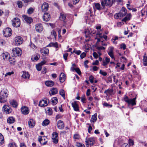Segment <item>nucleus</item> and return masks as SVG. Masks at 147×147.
I'll return each mask as SVG.
<instances>
[{
	"label": "nucleus",
	"mask_w": 147,
	"mask_h": 147,
	"mask_svg": "<svg viewBox=\"0 0 147 147\" xmlns=\"http://www.w3.org/2000/svg\"><path fill=\"white\" fill-rule=\"evenodd\" d=\"M8 92L7 91H5L3 92L0 93V102L4 103L7 100V98L8 96Z\"/></svg>",
	"instance_id": "obj_1"
},
{
	"label": "nucleus",
	"mask_w": 147,
	"mask_h": 147,
	"mask_svg": "<svg viewBox=\"0 0 147 147\" xmlns=\"http://www.w3.org/2000/svg\"><path fill=\"white\" fill-rule=\"evenodd\" d=\"M136 97L134 98L133 99H129V98L126 95H125L123 98L124 100L127 103L128 105H131L132 106L136 105Z\"/></svg>",
	"instance_id": "obj_2"
},
{
	"label": "nucleus",
	"mask_w": 147,
	"mask_h": 147,
	"mask_svg": "<svg viewBox=\"0 0 147 147\" xmlns=\"http://www.w3.org/2000/svg\"><path fill=\"white\" fill-rule=\"evenodd\" d=\"M95 138H89L85 141L86 146L87 147H89V145H93L94 143Z\"/></svg>",
	"instance_id": "obj_3"
},
{
	"label": "nucleus",
	"mask_w": 147,
	"mask_h": 147,
	"mask_svg": "<svg viewBox=\"0 0 147 147\" xmlns=\"http://www.w3.org/2000/svg\"><path fill=\"white\" fill-rule=\"evenodd\" d=\"M13 55L15 56H19L22 54V51L19 48H15L12 50Z\"/></svg>",
	"instance_id": "obj_4"
},
{
	"label": "nucleus",
	"mask_w": 147,
	"mask_h": 147,
	"mask_svg": "<svg viewBox=\"0 0 147 147\" xmlns=\"http://www.w3.org/2000/svg\"><path fill=\"white\" fill-rule=\"evenodd\" d=\"M12 109L10 107L7 105H4L2 108V111L6 114H8L12 112Z\"/></svg>",
	"instance_id": "obj_5"
},
{
	"label": "nucleus",
	"mask_w": 147,
	"mask_h": 147,
	"mask_svg": "<svg viewBox=\"0 0 147 147\" xmlns=\"http://www.w3.org/2000/svg\"><path fill=\"white\" fill-rule=\"evenodd\" d=\"M4 36L6 37H8L12 34V31L11 29L9 28H6L3 30Z\"/></svg>",
	"instance_id": "obj_6"
},
{
	"label": "nucleus",
	"mask_w": 147,
	"mask_h": 147,
	"mask_svg": "<svg viewBox=\"0 0 147 147\" xmlns=\"http://www.w3.org/2000/svg\"><path fill=\"white\" fill-rule=\"evenodd\" d=\"M113 0H102L101 4L102 6H111L113 3Z\"/></svg>",
	"instance_id": "obj_7"
},
{
	"label": "nucleus",
	"mask_w": 147,
	"mask_h": 147,
	"mask_svg": "<svg viewBox=\"0 0 147 147\" xmlns=\"http://www.w3.org/2000/svg\"><path fill=\"white\" fill-rule=\"evenodd\" d=\"M23 40L20 36H18L15 38L14 43L16 45H19L22 43Z\"/></svg>",
	"instance_id": "obj_8"
},
{
	"label": "nucleus",
	"mask_w": 147,
	"mask_h": 147,
	"mask_svg": "<svg viewBox=\"0 0 147 147\" xmlns=\"http://www.w3.org/2000/svg\"><path fill=\"white\" fill-rule=\"evenodd\" d=\"M12 25L16 27H18L20 26V20L18 18H15L12 20Z\"/></svg>",
	"instance_id": "obj_9"
},
{
	"label": "nucleus",
	"mask_w": 147,
	"mask_h": 147,
	"mask_svg": "<svg viewBox=\"0 0 147 147\" xmlns=\"http://www.w3.org/2000/svg\"><path fill=\"white\" fill-rule=\"evenodd\" d=\"M90 12V13H91V11L90 9L89 10ZM94 16L92 15L91 14H90L88 16L86 17V22H93L94 21Z\"/></svg>",
	"instance_id": "obj_10"
},
{
	"label": "nucleus",
	"mask_w": 147,
	"mask_h": 147,
	"mask_svg": "<svg viewBox=\"0 0 147 147\" xmlns=\"http://www.w3.org/2000/svg\"><path fill=\"white\" fill-rule=\"evenodd\" d=\"M127 13V9L124 7H122L120 12L118 13L120 18H122L125 16Z\"/></svg>",
	"instance_id": "obj_11"
},
{
	"label": "nucleus",
	"mask_w": 147,
	"mask_h": 147,
	"mask_svg": "<svg viewBox=\"0 0 147 147\" xmlns=\"http://www.w3.org/2000/svg\"><path fill=\"white\" fill-rule=\"evenodd\" d=\"M49 5L48 3L46 2H44L42 5L41 6L42 11L43 12L47 11L48 9Z\"/></svg>",
	"instance_id": "obj_12"
},
{
	"label": "nucleus",
	"mask_w": 147,
	"mask_h": 147,
	"mask_svg": "<svg viewBox=\"0 0 147 147\" xmlns=\"http://www.w3.org/2000/svg\"><path fill=\"white\" fill-rule=\"evenodd\" d=\"M64 124L62 121L59 120L57 122V126L59 129H63L64 127Z\"/></svg>",
	"instance_id": "obj_13"
},
{
	"label": "nucleus",
	"mask_w": 147,
	"mask_h": 147,
	"mask_svg": "<svg viewBox=\"0 0 147 147\" xmlns=\"http://www.w3.org/2000/svg\"><path fill=\"white\" fill-rule=\"evenodd\" d=\"M24 20L25 21L28 23L30 24L33 21V20L31 17L28 16L26 15H23L22 16Z\"/></svg>",
	"instance_id": "obj_14"
},
{
	"label": "nucleus",
	"mask_w": 147,
	"mask_h": 147,
	"mask_svg": "<svg viewBox=\"0 0 147 147\" xmlns=\"http://www.w3.org/2000/svg\"><path fill=\"white\" fill-rule=\"evenodd\" d=\"M36 30L38 32H40L43 29V27L41 24H38L36 25L35 27Z\"/></svg>",
	"instance_id": "obj_15"
},
{
	"label": "nucleus",
	"mask_w": 147,
	"mask_h": 147,
	"mask_svg": "<svg viewBox=\"0 0 147 147\" xmlns=\"http://www.w3.org/2000/svg\"><path fill=\"white\" fill-rule=\"evenodd\" d=\"M21 111L22 113L24 115L27 114L29 113V110L27 107L24 106L22 107Z\"/></svg>",
	"instance_id": "obj_16"
},
{
	"label": "nucleus",
	"mask_w": 147,
	"mask_h": 147,
	"mask_svg": "<svg viewBox=\"0 0 147 147\" xmlns=\"http://www.w3.org/2000/svg\"><path fill=\"white\" fill-rule=\"evenodd\" d=\"M43 20L47 22L49 21L50 18V16L49 13H45L43 17Z\"/></svg>",
	"instance_id": "obj_17"
},
{
	"label": "nucleus",
	"mask_w": 147,
	"mask_h": 147,
	"mask_svg": "<svg viewBox=\"0 0 147 147\" xmlns=\"http://www.w3.org/2000/svg\"><path fill=\"white\" fill-rule=\"evenodd\" d=\"M48 105L47 100H42L39 102V106L41 107L47 106Z\"/></svg>",
	"instance_id": "obj_18"
},
{
	"label": "nucleus",
	"mask_w": 147,
	"mask_h": 147,
	"mask_svg": "<svg viewBox=\"0 0 147 147\" xmlns=\"http://www.w3.org/2000/svg\"><path fill=\"white\" fill-rule=\"evenodd\" d=\"M35 122L33 119H31L28 121V124L29 127L31 128L35 126Z\"/></svg>",
	"instance_id": "obj_19"
},
{
	"label": "nucleus",
	"mask_w": 147,
	"mask_h": 147,
	"mask_svg": "<svg viewBox=\"0 0 147 147\" xmlns=\"http://www.w3.org/2000/svg\"><path fill=\"white\" fill-rule=\"evenodd\" d=\"M66 79L65 75L63 73H61L60 75L59 80L61 82H63Z\"/></svg>",
	"instance_id": "obj_20"
},
{
	"label": "nucleus",
	"mask_w": 147,
	"mask_h": 147,
	"mask_svg": "<svg viewBox=\"0 0 147 147\" xmlns=\"http://www.w3.org/2000/svg\"><path fill=\"white\" fill-rule=\"evenodd\" d=\"M8 60L12 65H15L16 62V60L13 57H9Z\"/></svg>",
	"instance_id": "obj_21"
},
{
	"label": "nucleus",
	"mask_w": 147,
	"mask_h": 147,
	"mask_svg": "<svg viewBox=\"0 0 147 147\" xmlns=\"http://www.w3.org/2000/svg\"><path fill=\"white\" fill-rule=\"evenodd\" d=\"M58 92L57 89L55 88H52L49 92V94L50 95L55 94L57 93Z\"/></svg>",
	"instance_id": "obj_22"
},
{
	"label": "nucleus",
	"mask_w": 147,
	"mask_h": 147,
	"mask_svg": "<svg viewBox=\"0 0 147 147\" xmlns=\"http://www.w3.org/2000/svg\"><path fill=\"white\" fill-rule=\"evenodd\" d=\"M22 77L25 79H28L30 78V75L28 72L23 71Z\"/></svg>",
	"instance_id": "obj_23"
},
{
	"label": "nucleus",
	"mask_w": 147,
	"mask_h": 147,
	"mask_svg": "<svg viewBox=\"0 0 147 147\" xmlns=\"http://www.w3.org/2000/svg\"><path fill=\"white\" fill-rule=\"evenodd\" d=\"M2 57L4 60H7L9 57H10L8 53L7 52L3 53L2 54Z\"/></svg>",
	"instance_id": "obj_24"
},
{
	"label": "nucleus",
	"mask_w": 147,
	"mask_h": 147,
	"mask_svg": "<svg viewBox=\"0 0 147 147\" xmlns=\"http://www.w3.org/2000/svg\"><path fill=\"white\" fill-rule=\"evenodd\" d=\"M42 53H43L45 55H48L49 53V50L46 48H44L40 51Z\"/></svg>",
	"instance_id": "obj_25"
},
{
	"label": "nucleus",
	"mask_w": 147,
	"mask_h": 147,
	"mask_svg": "<svg viewBox=\"0 0 147 147\" xmlns=\"http://www.w3.org/2000/svg\"><path fill=\"white\" fill-rule=\"evenodd\" d=\"M71 105L75 111H78L79 110L78 105L76 102H72Z\"/></svg>",
	"instance_id": "obj_26"
},
{
	"label": "nucleus",
	"mask_w": 147,
	"mask_h": 147,
	"mask_svg": "<svg viewBox=\"0 0 147 147\" xmlns=\"http://www.w3.org/2000/svg\"><path fill=\"white\" fill-rule=\"evenodd\" d=\"M54 84V83L52 81H47L45 82V84L49 87H52Z\"/></svg>",
	"instance_id": "obj_27"
},
{
	"label": "nucleus",
	"mask_w": 147,
	"mask_h": 147,
	"mask_svg": "<svg viewBox=\"0 0 147 147\" xmlns=\"http://www.w3.org/2000/svg\"><path fill=\"white\" fill-rule=\"evenodd\" d=\"M15 121L14 118L13 117H8L7 119V122L9 123H13Z\"/></svg>",
	"instance_id": "obj_28"
},
{
	"label": "nucleus",
	"mask_w": 147,
	"mask_h": 147,
	"mask_svg": "<svg viewBox=\"0 0 147 147\" xmlns=\"http://www.w3.org/2000/svg\"><path fill=\"white\" fill-rule=\"evenodd\" d=\"M131 15L130 14H129L127 15L122 20V21L126 22L127 20H129L131 18Z\"/></svg>",
	"instance_id": "obj_29"
},
{
	"label": "nucleus",
	"mask_w": 147,
	"mask_h": 147,
	"mask_svg": "<svg viewBox=\"0 0 147 147\" xmlns=\"http://www.w3.org/2000/svg\"><path fill=\"white\" fill-rule=\"evenodd\" d=\"M113 91V89H108L106 90L104 92V93L106 94L107 95H108V94L110 95H111Z\"/></svg>",
	"instance_id": "obj_30"
},
{
	"label": "nucleus",
	"mask_w": 147,
	"mask_h": 147,
	"mask_svg": "<svg viewBox=\"0 0 147 147\" xmlns=\"http://www.w3.org/2000/svg\"><path fill=\"white\" fill-rule=\"evenodd\" d=\"M143 65L145 66H147V56L146 55V54H145L144 56L143 57Z\"/></svg>",
	"instance_id": "obj_31"
},
{
	"label": "nucleus",
	"mask_w": 147,
	"mask_h": 147,
	"mask_svg": "<svg viewBox=\"0 0 147 147\" xmlns=\"http://www.w3.org/2000/svg\"><path fill=\"white\" fill-rule=\"evenodd\" d=\"M40 57V55L39 54H37L33 56L31 58L32 60L37 61Z\"/></svg>",
	"instance_id": "obj_32"
},
{
	"label": "nucleus",
	"mask_w": 147,
	"mask_h": 147,
	"mask_svg": "<svg viewBox=\"0 0 147 147\" xmlns=\"http://www.w3.org/2000/svg\"><path fill=\"white\" fill-rule=\"evenodd\" d=\"M50 121L48 119L45 120L42 122V124L43 126H46L48 125L50 123Z\"/></svg>",
	"instance_id": "obj_33"
},
{
	"label": "nucleus",
	"mask_w": 147,
	"mask_h": 147,
	"mask_svg": "<svg viewBox=\"0 0 147 147\" xmlns=\"http://www.w3.org/2000/svg\"><path fill=\"white\" fill-rule=\"evenodd\" d=\"M10 104L13 107H16L17 106V102L14 100H12L10 101Z\"/></svg>",
	"instance_id": "obj_34"
},
{
	"label": "nucleus",
	"mask_w": 147,
	"mask_h": 147,
	"mask_svg": "<svg viewBox=\"0 0 147 147\" xmlns=\"http://www.w3.org/2000/svg\"><path fill=\"white\" fill-rule=\"evenodd\" d=\"M51 102L53 105H55L58 102L57 98L56 97H54L51 99Z\"/></svg>",
	"instance_id": "obj_35"
},
{
	"label": "nucleus",
	"mask_w": 147,
	"mask_h": 147,
	"mask_svg": "<svg viewBox=\"0 0 147 147\" xmlns=\"http://www.w3.org/2000/svg\"><path fill=\"white\" fill-rule=\"evenodd\" d=\"M59 94L64 98H65V91L62 89H61L59 90Z\"/></svg>",
	"instance_id": "obj_36"
},
{
	"label": "nucleus",
	"mask_w": 147,
	"mask_h": 147,
	"mask_svg": "<svg viewBox=\"0 0 147 147\" xmlns=\"http://www.w3.org/2000/svg\"><path fill=\"white\" fill-rule=\"evenodd\" d=\"M4 138L2 134L0 133V145L3 144L4 142Z\"/></svg>",
	"instance_id": "obj_37"
},
{
	"label": "nucleus",
	"mask_w": 147,
	"mask_h": 147,
	"mask_svg": "<svg viewBox=\"0 0 147 147\" xmlns=\"http://www.w3.org/2000/svg\"><path fill=\"white\" fill-rule=\"evenodd\" d=\"M71 53H75L76 54L78 55H80L81 53V51L80 50H77L76 49H74L73 52H71Z\"/></svg>",
	"instance_id": "obj_38"
},
{
	"label": "nucleus",
	"mask_w": 147,
	"mask_h": 147,
	"mask_svg": "<svg viewBox=\"0 0 147 147\" xmlns=\"http://www.w3.org/2000/svg\"><path fill=\"white\" fill-rule=\"evenodd\" d=\"M96 116L97 114L95 113L91 117V120L93 122H94L96 121L97 119Z\"/></svg>",
	"instance_id": "obj_39"
},
{
	"label": "nucleus",
	"mask_w": 147,
	"mask_h": 147,
	"mask_svg": "<svg viewBox=\"0 0 147 147\" xmlns=\"http://www.w3.org/2000/svg\"><path fill=\"white\" fill-rule=\"evenodd\" d=\"M59 19L61 20L64 21L66 19L65 15L63 13H60Z\"/></svg>",
	"instance_id": "obj_40"
},
{
	"label": "nucleus",
	"mask_w": 147,
	"mask_h": 147,
	"mask_svg": "<svg viewBox=\"0 0 147 147\" xmlns=\"http://www.w3.org/2000/svg\"><path fill=\"white\" fill-rule=\"evenodd\" d=\"M47 109H48L47 111V114L48 115H51L53 113L52 112V109L49 107H47Z\"/></svg>",
	"instance_id": "obj_41"
},
{
	"label": "nucleus",
	"mask_w": 147,
	"mask_h": 147,
	"mask_svg": "<svg viewBox=\"0 0 147 147\" xmlns=\"http://www.w3.org/2000/svg\"><path fill=\"white\" fill-rule=\"evenodd\" d=\"M34 9L32 7H30L27 10V13L28 14H32L34 11Z\"/></svg>",
	"instance_id": "obj_42"
},
{
	"label": "nucleus",
	"mask_w": 147,
	"mask_h": 147,
	"mask_svg": "<svg viewBox=\"0 0 147 147\" xmlns=\"http://www.w3.org/2000/svg\"><path fill=\"white\" fill-rule=\"evenodd\" d=\"M52 138H58V134L56 132H53L52 134Z\"/></svg>",
	"instance_id": "obj_43"
},
{
	"label": "nucleus",
	"mask_w": 147,
	"mask_h": 147,
	"mask_svg": "<svg viewBox=\"0 0 147 147\" xmlns=\"http://www.w3.org/2000/svg\"><path fill=\"white\" fill-rule=\"evenodd\" d=\"M36 68L38 71H40L42 69V66L39 63H38L36 65Z\"/></svg>",
	"instance_id": "obj_44"
},
{
	"label": "nucleus",
	"mask_w": 147,
	"mask_h": 147,
	"mask_svg": "<svg viewBox=\"0 0 147 147\" xmlns=\"http://www.w3.org/2000/svg\"><path fill=\"white\" fill-rule=\"evenodd\" d=\"M74 138L75 140H79L80 138V136L78 134H75L74 136Z\"/></svg>",
	"instance_id": "obj_45"
},
{
	"label": "nucleus",
	"mask_w": 147,
	"mask_h": 147,
	"mask_svg": "<svg viewBox=\"0 0 147 147\" xmlns=\"http://www.w3.org/2000/svg\"><path fill=\"white\" fill-rule=\"evenodd\" d=\"M76 146L77 147H85V146L83 144L80 143H77Z\"/></svg>",
	"instance_id": "obj_46"
},
{
	"label": "nucleus",
	"mask_w": 147,
	"mask_h": 147,
	"mask_svg": "<svg viewBox=\"0 0 147 147\" xmlns=\"http://www.w3.org/2000/svg\"><path fill=\"white\" fill-rule=\"evenodd\" d=\"M95 7L98 10L100 9V5L98 3H96L94 4Z\"/></svg>",
	"instance_id": "obj_47"
},
{
	"label": "nucleus",
	"mask_w": 147,
	"mask_h": 147,
	"mask_svg": "<svg viewBox=\"0 0 147 147\" xmlns=\"http://www.w3.org/2000/svg\"><path fill=\"white\" fill-rule=\"evenodd\" d=\"M18 7L19 8H21L22 7V3L21 1H18L17 2Z\"/></svg>",
	"instance_id": "obj_48"
},
{
	"label": "nucleus",
	"mask_w": 147,
	"mask_h": 147,
	"mask_svg": "<svg viewBox=\"0 0 147 147\" xmlns=\"http://www.w3.org/2000/svg\"><path fill=\"white\" fill-rule=\"evenodd\" d=\"M9 147H17L16 144L14 143H11L8 145Z\"/></svg>",
	"instance_id": "obj_49"
},
{
	"label": "nucleus",
	"mask_w": 147,
	"mask_h": 147,
	"mask_svg": "<svg viewBox=\"0 0 147 147\" xmlns=\"http://www.w3.org/2000/svg\"><path fill=\"white\" fill-rule=\"evenodd\" d=\"M74 69L79 75L81 74V72L80 69L78 68H74Z\"/></svg>",
	"instance_id": "obj_50"
},
{
	"label": "nucleus",
	"mask_w": 147,
	"mask_h": 147,
	"mask_svg": "<svg viewBox=\"0 0 147 147\" xmlns=\"http://www.w3.org/2000/svg\"><path fill=\"white\" fill-rule=\"evenodd\" d=\"M94 78L91 75L90 76L89 78V80L90 82L91 83H93V82H94L93 80H94Z\"/></svg>",
	"instance_id": "obj_51"
},
{
	"label": "nucleus",
	"mask_w": 147,
	"mask_h": 147,
	"mask_svg": "<svg viewBox=\"0 0 147 147\" xmlns=\"http://www.w3.org/2000/svg\"><path fill=\"white\" fill-rule=\"evenodd\" d=\"M6 42L3 39H0V45L3 46L5 44Z\"/></svg>",
	"instance_id": "obj_52"
},
{
	"label": "nucleus",
	"mask_w": 147,
	"mask_h": 147,
	"mask_svg": "<svg viewBox=\"0 0 147 147\" xmlns=\"http://www.w3.org/2000/svg\"><path fill=\"white\" fill-rule=\"evenodd\" d=\"M53 142L55 144H57L58 142V138H52Z\"/></svg>",
	"instance_id": "obj_53"
},
{
	"label": "nucleus",
	"mask_w": 147,
	"mask_h": 147,
	"mask_svg": "<svg viewBox=\"0 0 147 147\" xmlns=\"http://www.w3.org/2000/svg\"><path fill=\"white\" fill-rule=\"evenodd\" d=\"M86 53L85 52H83L80 55V57L81 59H82L86 56Z\"/></svg>",
	"instance_id": "obj_54"
},
{
	"label": "nucleus",
	"mask_w": 147,
	"mask_h": 147,
	"mask_svg": "<svg viewBox=\"0 0 147 147\" xmlns=\"http://www.w3.org/2000/svg\"><path fill=\"white\" fill-rule=\"evenodd\" d=\"M99 73L104 76H106L107 74V72L105 71H103L101 70H100Z\"/></svg>",
	"instance_id": "obj_55"
},
{
	"label": "nucleus",
	"mask_w": 147,
	"mask_h": 147,
	"mask_svg": "<svg viewBox=\"0 0 147 147\" xmlns=\"http://www.w3.org/2000/svg\"><path fill=\"white\" fill-rule=\"evenodd\" d=\"M25 3H28L33 2L34 0H22Z\"/></svg>",
	"instance_id": "obj_56"
},
{
	"label": "nucleus",
	"mask_w": 147,
	"mask_h": 147,
	"mask_svg": "<svg viewBox=\"0 0 147 147\" xmlns=\"http://www.w3.org/2000/svg\"><path fill=\"white\" fill-rule=\"evenodd\" d=\"M114 48L112 47H110L109 48V52L108 53L113 52Z\"/></svg>",
	"instance_id": "obj_57"
},
{
	"label": "nucleus",
	"mask_w": 147,
	"mask_h": 147,
	"mask_svg": "<svg viewBox=\"0 0 147 147\" xmlns=\"http://www.w3.org/2000/svg\"><path fill=\"white\" fill-rule=\"evenodd\" d=\"M129 144L130 146H133L134 145L133 141L131 139H129Z\"/></svg>",
	"instance_id": "obj_58"
},
{
	"label": "nucleus",
	"mask_w": 147,
	"mask_h": 147,
	"mask_svg": "<svg viewBox=\"0 0 147 147\" xmlns=\"http://www.w3.org/2000/svg\"><path fill=\"white\" fill-rule=\"evenodd\" d=\"M53 47L56 48H57L58 47V43L57 42H53Z\"/></svg>",
	"instance_id": "obj_59"
},
{
	"label": "nucleus",
	"mask_w": 147,
	"mask_h": 147,
	"mask_svg": "<svg viewBox=\"0 0 147 147\" xmlns=\"http://www.w3.org/2000/svg\"><path fill=\"white\" fill-rule=\"evenodd\" d=\"M51 35H53L54 36L55 38L57 36V34H56L55 31L53 30H52L51 32Z\"/></svg>",
	"instance_id": "obj_60"
},
{
	"label": "nucleus",
	"mask_w": 147,
	"mask_h": 147,
	"mask_svg": "<svg viewBox=\"0 0 147 147\" xmlns=\"http://www.w3.org/2000/svg\"><path fill=\"white\" fill-rule=\"evenodd\" d=\"M87 124L89 125V127L88 129V133H90L91 132V131L92 129V127L90 124L88 123V124Z\"/></svg>",
	"instance_id": "obj_61"
},
{
	"label": "nucleus",
	"mask_w": 147,
	"mask_h": 147,
	"mask_svg": "<svg viewBox=\"0 0 147 147\" xmlns=\"http://www.w3.org/2000/svg\"><path fill=\"white\" fill-rule=\"evenodd\" d=\"M126 45L124 43H122L120 46V48L121 49H123V50L125 49H126Z\"/></svg>",
	"instance_id": "obj_62"
},
{
	"label": "nucleus",
	"mask_w": 147,
	"mask_h": 147,
	"mask_svg": "<svg viewBox=\"0 0 147 147\" xmlns=\"http://www.w3.org/2000/svg\"><path fill=\"white\" fill-rule=\"evenodd\" d=\"M108 55L112 58H114V56L113 55V52L108 53Z\"/></svg>",
	"instance_id": "obj_63"
},
{
	"label": "nucleus",
	"mask_w": 147,
	"mask_h": 147,
	"mask_svg": "<svg viewBox=\"0 0 147 147\" xmlns=\"http://www.w3.org/2000/svg\"><path fill=\"white\" fill-rule=\"evenodd\" d=\"M121 147H129V145H128L127 143H125L123 144Z\"/></svg>",
	"instance_id": "obj_64"
}]
</instances>
